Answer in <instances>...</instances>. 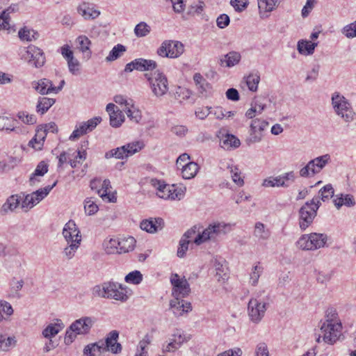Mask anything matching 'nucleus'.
<instances>
[{"instance_id": "nucleus-1", "label": "nucleus", "mask_w": 356, "mask_h": 356, "mask_svg": "<svg viewBox=\"0 0 356 356\" xmlns=\"http://www.w3.org/2000/svg\"><path fill=\"white\" fill-rule=\"evenodd\" d=\"M62 234L67 244L63 250V254L67 259H71L81 245V232L74 221L69 220L65 225Z\"/></svg>"}, {"instance_id": "nucleus-2", "label": "nucleus", "mask_w": 356, "mask_h": 356, "mask_svg": "<svg viewBox=\"0 0 356 356\" xmlns=\"http://www.w3.org/2000/svg\"><path fill=\"white\" fill-rule=\"evenodd\" d=\"M95 296L114 299L121 302H126L129 298L127 288L121 284L114 282H104L102 285H96L92 289Z\"/></svg>"}, {"instance_id": "nucleus-3", "label": "nucleus", "mask_w": 356, "mask_h": 356, "mask_svg": "<svg viewBox=\"0 0 356 356\" xmlns=\"http://www.w3.org/2000/svg\"><path fill=\"white\" fill-rule=\"evenodd\" d=\"M230 230V226L225 222H213L210 224L202 233L195 238L194 243L200 245L208 241H215L221 235L226 234Z\"/></svg>"}, {"instance_id": "nucleus-4", "label": "nucleus", "mask_w": 356, "mask_h": 356, "mask_svg": "<svg viewBox=\"0 0 356 356\" xmlns=\"http://www.w3.org/2000/svg\"><path fill=\"white\" fill-rule=\"evenodd\" d=\"M327 241V236L325 234L311 233L302 235L296 244L303 250H315L323 248Z\"/></svg>"}, {"instance_id": "nucleus-5", "label": "nucleus", "mask_w": 356, "mask_h": 356, "mask_svg": "<svg viewBox=\"0 0 356 356\" xmlns=\"http://www.w3.org/2000/svg\"><path fill=\"white\" fill-rule=\"evenodd\" d=\"M332 104L337 115L349 122L354 119V112L348 100L339 93H334L332 97Z\"/></svg>"}, {"instance_id": "nucleus-6", "label": "nucleus", "mask_w": 356, "mask_h": 356, "mask_svg": "<svg viewBox=\"0 0 356 356\" xmlns=\"http://www.w3.org/2000/svg\"><path fill=\"white\" fill-rule=\"evenodd\" d=\"M145 76L149 81L152 91L156 97H161L167 93L168 82L163 73L157 70L152 76L147 73Z\"/></svg>"}, {"instance_id": "nucleus-7", "label": "nucleus", "mask_w": 356, "mask_h": 356, "mask_svg": "<svg viewBox=\"0 0 356 356\" xmlns=\"http://www.w3.org/2000/svg\"><path fill=\"white\" fill-rule=\"evenodd\" d=\"M143 147V142L136 141L107 152L105 154V157L106 159L115 157L116 159H123L139 152Z\"/></svg>"}, {"instance_id": "nucleus-8", "label": "nucleus", "mask_w": 356, "mask_h": 356, "mask_svg": "<svg viewBox=\"0 0 356 356\" xmlns=\"http://www.w3.org/2000/svg\"><path fill=\"white\" fill-rule=\"evenodd\" d=\"M184 51V44L176 40H165L157 49V54L163 58H177Z\"/></svg>"}, {"instance_id": "nucleus-9", "label": "nucleus", "mask_w": 356, "mask_h": 356, "mask_svg": "<svg viewBox=\"0 0 356 356\" xmlns=\"http://www.w3.org/2000/svg\"><path fill=\"white\" fill-rule=\"evenodd\" d=\"M268 302L261 298H252L249 300L248 313L250 321L259 323L264 318L267 309Z\"/></svg>"}, {"instance_id": "nucleus-10", "label": "nucleus", "mask_w": 356, "mask_h": 356, "mask_svg": "<svg viewBox=\"0 0 356 356\" xmlns=\"http://www.w3.org/2000/svg\"><path fill=\"white\" fill-rule=\"evenodd\" d=\"M330 161V156L327 154L318 156L310 161L300 170V175L307 177L319 172Z\"/></svg>"}, {"instance_id": "nucleus-11", "label": "nucleus", "mask_w": 356, "mask_h": 356, "mask_svg": "<svg viewBox=\"0 0 356 356\" xmlns=\"http://www.w3.org/2000/svg\"><path fill=\"white\" fill-rule=\"evenodd\" d=\"M56 184L57 181H55L51 186H47L30 194H27L22 202V207L27 209L33 208L48 195L54 187L56 186Z\"/></svg>"}, {"instance_id": "nucleus-12", "label": "nucleus", "mask_w": 356, "mask_h": 356, "mask_svg": "<svg viewBox=\"0 0 356 356\" xmlns=\"http://www.w3.org/2000/svg\"><path fill=\"white\" fill-rule=\"evenodd\" d=\"M170 282L172 285V296L176 299L185 298L188 296L191 292L190 285L188 281L184 278H180L178 274H172Z\"/></svg>"}, {"instance_id": "nucleus-13", "label": "nucleus", "mask_w": 356, "mask_h": 356, "mask_svg": "<svg viewBox=\"0 0 356 356\" xmlns=\"http://www.w3.org/2000/svg\"><path fill=\"white\" fill-rule=\"evenodd\" d=\"M341 323L326 324V323H323L321 325L323 340L328 344H334L341 336Z\"/></svg>"}, {"instance_id": "nucleus-14", "label": "nucleus", "mask_w": 356, "mask_h": 356, "mask_svg": "<svg viewBox=\"0 0 356 356\" xmlns=\"http://www.w3.org/2000/svg\"><path fill=\"white\" fill-rule=\"evenodd\" d=\"M268 126V122L259 118L252 120L250 124V136L247 138L246 142L248 145L259 143L261 140L264 131Z\"/></svg>"}, {"instance_id": "nucleus-15", "label": "nucleus", "mask_w": 356, "mask_h": 356, "mask_svg": "<svg viewBox=\"0 0 356 356\" xmlns=\"http://www.w3.org/2000/svg\"><path fill=\"white\" fill-rule=\"evenodd\" d=\"M26 57L28 63L35 67H41L45 63V56L43 51L35 45H29L26 49Z\"/></svg>"}, {"instance_id": "nucleus-16", "label": "nucleus", "mask_w": 356, "mask_h": 356, "mask_svg": "<svg viewBox=\"0 0 356 356\" xmlns=\"http://www.w3.org/2000/svg\"><path fill=\"white\" fill-rule=\"evenodd\" d=\"M316 213L312 206L307 202L299 210V225L302 230L306 229L312 222Z\"/></svg>"}, {"instance_id": "nucleus-17", "label": "nucleus", "mask_w": 356, "mask_h": 356, "mask_svg": "<svg viewBox=\"0 0 356 356\" xmlns=\"http://www.w3.org/2000/svg\"><path fill=\"white\" fill-rule=\"evenodd\" d=\"M101 121L102 118L100 117H95L88 120L87 122H81L73 131L72 134L70 136V140H73L77 139L88 132L92 131L97 124L101 122Z\"/></svg>"}, {"instance_id": "nucleus-18", "label": "nucleus", "mask_w": 356, "mask_h": 356, "mask_svg": "<svg viewBox=\"0 0 356 356\" xmlns=\"http://www.w3.org/2000/svg\"><path fill=\"white\" fill-rule=\"evenodd\" d=\"M95 323V318L83 316L71 324V329L79 335L88 334Z\"/></svg>"}, {"instance_id": "nucleus-19", "label": "nucleus", "mask_w": 356, "mask_h": 356, "mask_svg": "<svg viewBox=\"0 0 356 356\" xmlns=\"http://www.w3.org/2000/svg\"><path fill=\"white\" fill-rule=\"evenodd\" d=\"M186 341V337L182 332L177 330L169 339V342L166 346H163V352H175L182 343Z\"/></svg>"}, {"instance_id": "nucleus-20", "label": "nucleus", "mask_w": 356, "mask_h": 356, "mask_svg": "<svg viewBox=\"0 0 356 356\" xmlns=\"http://www.w3.org/2000/svg\"><path fill=\"white\" fill-rule=\"evenodd\" d=\"M151 184L157 189V195L163 199H171L173 194L174 185H168L156 179H151Z\"/></svg>"}, {"instance_id": "nucleus-21", "label": "nucleus", "mask_w": 356, "mask_h": 356, "mask_svg": "<svg viewBox=\"0 0 356 356\" xmlns=\"http://www.w3.org/2000/svg\"><path fill=\"white\" fill-rule=\"evenodd\" d=\"M163 220L161 218L143 220L140 225V228L148 233L154 234L163 229Z\"/></svg>"}, {"instance_id": "nucleus-22", "label": "nucleus", "mask_w": 356, "mask_h": 356, "mask_svg": "<svg viewBox=\"0 0 356 356\" xmlns=\"http://www.w3.org/2000/svg\"><path fill=\"white\" fill-rule=\"evenodd\" d=\"M218 137L220 138V147L225 149L229 150L232 148H237L241 145L240 140L233 134H223L220 131Z\"/></svg>"}, {"instance_id": "nucleus-23", "label": "nucleus", "mask_w": 356, "mask_h": 356, "mask_svg": "<svg viewBox=\"0 0 356 356\" xmlns=\"http://www.w3.org/2000/svg\"><path fill=\"white\" fill-rule=\"evenodd\" d=\"M77 12L85 19H95L100 15V11L96 10L94 5L88 2L81 3L77 8Z\"/></svg>"}, {"instance_id": "nucleus-24", "label": "nucleus", "mask_w": 356, "mask_h": 356, "mask_svg": "<svg viewBox=\"0 0 356 356\" xmlns=\"http://www.w3.org/2000/svg\"><path fill=\"white\" fill-rule=\"evenodd\" d=\"M19 7L17 4H11L8 8L0 12V30L4 29L7 31H10L11 25L10 24V14L15 13L18 10Z\"/></svg>"}, {"instance_id": "nucleus-25", "label": "nucleus", "mask_w": 356, "mask_h": 356, "mask_svg": "<svg viewBox=\"0 0 356 356\" xmlns=\"http://www.w3.org/2000/svg\"><path fill=\"white\" fill-rule=\"evenodd\" d=\"M119 332L117 330L111 331L105 339L106 346L109 348V351L117 354L121 352L122 346L118 343Z\"/></svg>"}, {"instance_id": "nucleus-26", "label": "nucleus", "mask_w": 356, "mask_h": 356, "mask_svg": "<svg viewBox=\"0 0 356 356\" xmlns=\"http://www.w3.org/2000/svg\"><path fill=\"white\" fill-rule=\"evenodd\" d=\"M31 86L41 95H48L53 92L52 81L48 79H41L39 81H34L31 83Z\"/></svg>"}, {"instance_id": "nucleus-27", "label": "nucleus", "mask_w": 356, "mask_h": 356, "mask_svg": "<svg viewBox=\"0 0 356 356\" xmlns=\"http://www.w3.org/2000/svg\"><path fill=\"white\" fill-rule=\"evenodd\" d=\"M20 203V197L17 195H13L8 197L2 205L0 209V213L1 215H6L9 212H13L17 209Z\"/></svg>"}, {"instance_id": "nucleus-28", "label": "nucleus", "mask_w": 356, "mask_h": 356, "mask_svg": "<svg viewBox=\"0 0 356 356\" xmlns=\"http://www.w3.org/2000/svg\"><path fill=\"white\" fill-rule=\"evenodd\" d=\"M46 136L47 134L43 127H38L35 136L29 142V146L36 150L42 149Z\"/></svg>"}, {"instance_id": "nucleus-29", "label": "nucleus", "mask_w": 356, "mask_h": 356, "mask_svg": "<svg viewBox=\"0 0 356 356\" xmlns=\"http://www.w3.org/2000/svg\"><path fill=\"white\" fill-rule=\"evenodd\" d=\"M333 202L337 209H339L342 206L352 207L355 204L353 196L349 194L343 195L341 193L339 195H336L333 200Z\"/></svg>"}, {"instance_id": "nucleus-30", "label": "nucleus", "mask_w": 356, "mask_h": 356, "mask_svg": "<svg viewBox=\"0 0 356 356\" xmlns=\"http://www.w3.org/2000/svg\"><path fill=\"white\" fill-rule=\"evenodd\" d=\"M47 172L48 165L44 161H40L38 164L35 171L30 176L29 184L31 186L35 185L36 183L40 181L38 177L44 176Z\"/></svg>"}, {"instance_id": "nucleus-31", "label": "nucleus", "mask_w": 356, "mask_h": 356, "mask_svg": "<svg viewBox=\"0 0 356 356\" xmlns=\"http://www.w3.org/2000/svg\"><path fill=\"white\" fill-rule=\"evenodd\" d=\"M316 42H312L308 40H300L298 42L297 49L298 52L304 56L312 55L317 46Z\"/></svg>"}, {"instance_id": "nucleus-32", "label": "nucleus", "mask_w": 356, "mask_h": 356, "mask_svg": "<svg viewBox=\"0 0 356 356\" xmlns=\"http://www.w3.org/2000/svg\"><path fill=\"white\" fill-rule=\"evenodd\" d=\"M40 34L38 31L24 26L18 31V37L22 41L32 42L38 39Z\"/></svg>"}, {"instance_id": "nucleus-33", "label": "nucleus", "mask_w": 356, "mask_h": 356, "mask_svg": "<svg viewBox=\"0 0 356 356\" xmlns=\"http://www.w3.org/2000/svg\"><path fill=\"white\" fill-rule=\"evenodd\" d=\"M241 58V54L237 51H230L224 56L223 58L220 60V64L223 65L225 63V66L227 67H232L237 65Z\"/></svg>"}, {"instance_id": "nucleus-34", "label": "nucleus", "mask_w": 356, "mask_h": 356, "mask_svg": "<svg viewBox=\"0 0 356 356\" xmlns=\"http://www.w3.org/2000/svg\"><path fill=\"white\" fill-rule=\"evenodd\" d=\"M102 188L97 190V194L104 200H108L109 202H115L116 197L114 195H111L109 190L111 188V182L108 179L104 180L102 184Z\"/></svg>"}, {"instance_id": "nucleus-35", "label": "nucleus", "mask_w": 356, "mask_h": 356, "mask_svg": "<svg viewBox=\"0 0 356 356\" xmlns=\"http://www.w3.org/2000/svg\"><path fill=\"white\" fill-rule=\"evenodd\" d=\"M56 102V99L49 97H39L36 105V111L40 115L44 114Z\"/></svg>"}, {"instance_id": "nucleus-36", "label": "nucleus", "mask_w": 356, "mask_h": 356, "mask_svg": "<svg viewBox=\"0 0 356 356\" xmlns=\"http://www.w3.org/2000/svg\"><path fill=\"white\" fill-rule=\"evenodd\" d=\"M63 327V323L60 320H58V323L48 325L43 330L42 335L44 337L51 339L52 337H55Z\"/></svg>"}, {"instance_id": "nucleus-37", "label": "nucleus", "mask_w": 356, "mask_h": 356, "mask_svg": "<svg viewBox=\"0 0 356 356\" xmlns=\"http://www.w3.org/2000/svg\"><path fill=\"white\" fill-rule=\"evenodd\" d=\"M253 235L259 241H266L269 238L270 232L264 223L257 222L254 225Z\"/></svg>"}, {"instance_id": "nucleus-38", "label": "nucleus", "mask_w": 356, "mask_h": 356, "mask_svg": "<svg viewBox=\"0 0 356 356\" xmlns=\"http://www.w3.org/2000/svg\"><path fill=\"white\" fill-rule=\"evenodd\" d=\"M181 169L183 178L185 179H190L196 175L198 171V165L195 162H188L182 165Z\"/></svg>"}, {"instance_id": "nucleus-39", "label": "nucleus", "mask_w": 356, "mask_h": 356, "mask_svg": "<svg viewBox=\"0 0 356 356\" xmlns=\"http://www.w3.org/2000/svg\"><path fill=\"white\" fill-rule=\"evenodd\" d=\"M136 70L149 71L155 69L157 67L156 61L153 60H147L144 58L135 59Z\"/></svg>"}, {"instance_id": "nucleus-40", "label": "nucleus", "mask_w": 356, "mask_h": 356, "mask_svg": "<svg viewBox=\"0 0 356 356\" xmlns=\"http://www.w3.org/2000/svg\"><path fill=\"white\" fill-rule=\"evenodd\" d=\"M136 240L132 236L125 237L120 239V254L128 252L134 250Z\"/></svg>"}, {"instance_id": "nucleus-41", "label": "nucleus", "mask_w": 356, "mask_h": 356, "mask_svg": "<svg viewBox=\"0 0 356 356\" xmlns=\"http://www.w3.org/2000/svg\"><path fill=\"white\" fill-rule=\"evenodd\" d=\"M124 112L127 113V117L132 121L138 123L141 118L142 115L139 109L134 106L131 103L129 106L124 108Z\"/></svg>"}, {"instance_id": "nucleus-42", "label": "nucleus", "mask_w": 356, "mask_h": 356, "mask_svg": "<svg viewBox=\"0 0 356 356\" xmlns=\"http://www.w3.org/2000/svg\"><path fill=\"white\" fill-rule=\"evenodd\" d=\"M262 186L264 187H288L289 184L282 181V180L277 177H270L263 181Z\"/></svg>"}, {"instance_id": "nucleus-43", "label": "nucleus", "mask_w": 356, "mask_h": 356, "mask_svg": "<svg viewBox=\"0 0 356 356\" xmlns=\"http://www.w3.org/2000/svg\"><path fill=\"white\" fill-rule=\"evenodd\" d=\"M125 51L126 47L121 44H118L111 50L108 56L106 58V60L107 62L115 60Z\"/></svg>"}, {"instance_id": "nucleus-44", "label": "nucleus", "mask_w": 356, "mask_h": 356, "mask_svg": "<svg viewBox=\"0 0 356 356\" xmlns=\"http://www.w3.org/2000/svg\"><path fill=\"white\" fill-rule=\"evenodd\" d=\"M259 13H268L273 10L276 6L277 0H257Z\"/></svg>"}, {"instance_id": "nucleus-45", "label": "nucleus", "mask_w": 356, "mask_h": 356, "mask_svg": "<svg viewBox=\"0 0 356 356\" xmlns=\"http://www.w3.org/2000/svg\"><path fill=\"white\" fill-rule=\"evenodd\" d=\"M150 31V26L145 22L138 23L134 28V33L138 38L147 35Z\"/></svg>"}, {"instance_id": "nucleus-46", "label": "nucleus", "mask_w": 356, "mask_h": 356, "mask_svg": "<svg viewBox=\"0 0 356 356\" xmlns=\"http://www.w3.org/2000/svg\"><path fill=\"white\" fill-rule=\"evenodd\" d=\"M124 120V115L122 111L118 109L115 113L110 115V124L113 127H119Z\"/></svg>"}, {"instance_id": "nucleus-47", "label": "nucleus", "mask_w": 356, "mask_h": 356, "mask_svg": "<svg viewBox=\"0 0 356 356\" xmlns=\"http://www.w3.org/2000/svg\"><path fill=\"white\" fill-rule=\"evenodd\" d=\"M334 188L332 184H328L320 189L318 192L321 200L323 202L328 200L330 198L334 197Z\"/></svg>"}, {"instance_id": "nucleus-48", "label": "nucleus", "mask_w": 356, "mask_h": 356, "mask_svg": "<svg viewBox=\"0 0 356 356\" xmlns=\"http://www.w3.org/2000/svg\"><path fill=\"white\" fill-rule=\"evenodd\" d=\"M124 280L126 282L133 284H138L143 280V275L138 270H134L127 274Z\"/></svg>"}, {"instance_id": "nucleus-49", "label": "nucleus", "mask_w": 356, "mask_h": 356, "mask_svg": "<svg viewBox=\"0 0 356 356\" xmlns=\"http://www.w3.org/2000/svg\"><path fill=\"white\" fill-rule=\"evenodd\" d=\"M263 272V267L259 265L253 266L252 271L250 274V283L256 286L258 283L259 279Z\"/></svg>"}, {"instance_id": "nucleus-50", "label": "nucleus", "mask_w": 356, "mask_h": 356, "mask_svg": "<svg viewBox=\"0 0 356 356\" xmlns=\"http://www.w3.org/2000/svg\"><path fill=\"white\" fill-rule=\"evenodd\" d=\"M120 239L111 238L105 246V250L108 254H120Z\"/></svg>"}, {"instance_id": "nucleus-51", "label": "nucleus", "mask_w": 356, "mask_h": 356, "mask_svg": "<svg viewBox=\"0 0 356 356\" xmlns=\"http://www.w3.org/2000/svg\"><path fill=\"white\" fill-rule=\"evenodd\" d=\"M233 181L238 186H241L244 184L243 179L240 177L241 172L236 166L228 165Z\"/></svg>"}, {"instance_id": "nucleus-52", "label": "nucleus", "mask_w": 356, "mask_h": 356, "mask_svg": "<svg viewBox=\"0 0 356 356\" xmlns=\"http://www.w3.org/2000/svg\"><path fill=\"white\" fill-rule=\"evenodd\" d=\"M197 90L202 97H209L212 95V86L207 81L197 86Z\"/></svg>"}, {"instance_id": "nucleus-53", "label": "nucleus", "mask_w": 356, "mask_h": 356, "mask_svg": "<svg viewBox=\"0 0 356 356\" xmlns=\"http://www.w3.org/2000/svg\"><path fill=\"white\" fill-rule=\"evenodd\" d=\"M260 81L259 75L255 74H250L246 78V84L250 90L252 92H255L257 90L258 84Z\"/></svg>"}, {"instance_id": "nucleus-54", "label": "nucleus", "mask_w": 356, "mask_h": 356, "mask_svg": "<svg viewBox=\"0 0 356 356\" xmlns=\"http://www.w3.org/2000/svg\"><path fill=\"white\" fill-rule=\"evenodd\" d=\"M17 118L24 124H33L36 123V117L33 114H29L26 111H19Z\"/></svg>"}, {"instance_id": "nucleus-55", "label": "nucleus", "mask_w": 356, "mask_h": 356, "mask_svg": "<svg viewBox=\"0 0 356 356\" xmlns=\"http://www.w3.org/2000/svg\"><path fill=\"white\" fill-rule=\"evenodd\" d=\"M15 120L6 116H0V131H10Z\"/></svg>"}, {"instance_id": "nucleus-56", "label": "nucleus", "mask_w": 356, "mask_h": 356, "mask_svg": "<svg viewBox=\"0 0 356 356\" xmlns=\"http://www.w3.org/2000/svg\"><path fill=\"white\" fill-rule=\"evenodd\" d=\"M324 323H326V324L341 323L338 319V314L334 309L330 308L327 310L326 321Z\"/></svg>"}, {"instance_id": "nucleus-57", "label": "nucleus", "mask_w": 356, "mask_h": 356, "mask_svg": "<svg viewBox=\"0 0 356 356\" xmlns=\"http://www.w3.org/2000/svg\"><path fill=\"white\" fill-rule=\"evenodd\" d=\"M191 95V92L189 90L181 87H178L175 94V98L179 99L180 102L188 99Z\"/></svg>"}, {"instance_id": "nucleus-58", "label": "nucleus", "mask_w": 356, "mask_h": 356, "mask_svg": "<svg viewBox=\"0 0 356 356\" xmlns=\"http://www.w3.org/2000/svg\"><path fill=\"white\" fill-rule=\"evenodd\" d=\"M84 209L86 213L91 216L98 211V206L92 200V198H87L85 200Z\"/></svg>"}, {"instance_id": "nucleus-59", "label": "nucleus", "mask_w": 356, "mask_h": 356, "mask_svg": "<svg viewBox=\"0 0 356 356\" xmlns=\"http://www.w3.org/2000/svg\"><path fill=\"white\" fill-rule=\"evenodd\" d=\"M66 61L67 63V66L70 72L74 75L79 74L80 67L79 61L76 58H75L74 56L72 57V59L70 58Z\"/></svg>"}, {"instance_id": "nucleus-60", "label": "nucleus", "mask_w": 356, "mask_h": 356, "mask_svg": "<svg viewBox=\"0 0 356 356\" xmlns=\"http://www.w3.org/2000/svg\"><path fill=\"white\" fill-rule=\"evenodd\" d=\"M76 41L79 44V49L82 52H86L89 50L90 40L86 35H80L77 38Z\"/></svg>"}, {"instance_id": "nucleus-61", "label": "nucleus", "mask_w": 356, "mask_h": 356, "mask_svg": "<svg viewBox=\"0 0 356 356\" xmlns=\"http://www.w3.org/2000/svg\"><path fill=\"white\" fill-rule=\"evenodd\" d=\"M170 306L175 316L183 315L184 312L181 311V309H183V305H181V302L179 300V299L175 298V300H170Z\"/></svg>"}, {"instance_id": "nucleus-62", "label": "nucleus", "mask_w": 356, "mask_h": 356, "mask_svg": "<svg viewBox=\"0 0 356 356\" xmlns=\"http://www.w3.org/2000/svg\"><path fill=\"white\" fill-rule=\"evenodd\" d=\"M151 342V339L149 335H145V337L139 342L140 353H136L135 356H147V352L145 351L146 346Z\"/></svg>"}, {"instance_id": "nucleus-63", "label": "nucleus", "mask_w": 356, "mask_h": 356, "mask_svg": "<svg viewBox=\"0 0 356 356\" xmlns=\"http://www.w3.org/2000/svg\"><path fill=\"white\" fill-rule=\"evenodd\" d=\"M342 33L348 38L356 37V24L353 22L345 26L342 29Z\"/></svg>"}, {"instance_id": "nucleus-64", "label": "nucleus", "mask_w": 356, "mask_h": 356, "mask_svg": "<svg viewBox=\"0 0 356 356\" xmlns=\"http://www.w3.org/2000/svg\"><path fill=\"white\" fill-rule=\"evenodd\" d=\"M189 243L190 241H186L185 239L181 238L177 253L179 257L182 258L186 255V252L188 249Z\"/></svg>"}]
</instances>
